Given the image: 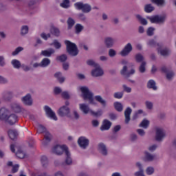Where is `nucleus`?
I'll list each match as a JSON object with an SVG mask.
<instances>
[{"label":"nucleus","instance_id":"f257e3e1","mask_svg":"<svg viewBox=\"0 0 176 176\" xmlns=\"http://www.w3.org/2000/svg\"><path fill=\"white\" fill-rule=\"evenodd\" d=\"M66 52L72 57H76L79 54V50L75 43L71 42L69 40H65Z\"/></svg>","mask_w":176,"mask_h":176},{"label":"nucleus","instance_id":"f03ea898","mask_svg":"<svg viewBox=\"0 0 176 176\" xmlns=\"http://www.w3.org/2000/svg\"><path fill=\"white\" fill-rule=\"evenodd\" d=\"M80 90L82 93V97L85 101H86V100H88L89 104H94V94H93V92L90 91L89 87L86 86H82L80 87Z\"/></svg>","mask_w":176,"mask_h":176},{"label":"nucleus","instance_id":"7ed1b4c3","mask_svg":"<svg viewBox=\"0 0 176 176\" xmlns=\"http://www.w3.org/2000/svg\"><path fill=\"white\" fill-rule=\"evenodd\" d=\"M74 7L77 10H82V13H90L91 12V6L89 3H83V2H77L74 3Z\"/></svg>","mask_w":176,"mask_h":176},{"label":"nucleus","instance_id":"20e7f679","mask_svg":"<svg viewBox=\"0 0 176 176\" xmlns=\"http://www.w3.org/2000/svg\"><path fill=\"white\" fill-rule=\"evenodd\" d=\"M58 116H60V118H65V116L71 118V109L67 106H62L58 110Z\"/></svg>","mask_w":176,"mask_h":176},{"label":"nucleus","instance_id":"39448f33","mask_svg":"<svg viewBox=\"0 0 176 176\" xmlns=\"http://www.w3.org/2000/svg\"><path fill=\"white\" fill-rule=\"evenodd\" d=\"M67 151H68V147L66 145L57 144L52 149V152L56 155H63L64 152L67 153Z\"/></svg>","mask_w":176,"mask_h":176},{"label":"nucleus","instance_id":"423d86ee","mask_svg":"<svg viewBox=\"0 0 176 176\" xmlns=\"http://www.w3.org/2000/svg\"><path fill=\"white\" fill-rule=\"evenodd\" d=\"M78 144L81 149H86L90 144V140L86 138V137L81 136L78 140Z\"/></svg>","mask_w":176,"mask_h":176},{"label":"nucleus","instance_id":"0eeeda50","mask_svg":"<svg viewBox=\"0 0 176 176\" xmlns=\"http://www.w3.org/2000/svg\"><path fill=\"white\" fill-rule=\"evenodd\" d=\"M44 111L46 113V116L48 118H50V119H53V120H58L57 116H56V113L52 110V108L50 107L45 105L44 107Z\"/></svg>","mask_w":176,"mask_h":176},{"label":"nucleus","instance_id":"6e6552de","mask_svg":"<svg viewBox=\"0 0 176 176\" xmlns=\"http://www.w3.org/2000/svg\"><path fill=\"white\" fill-rule=\"evenodd\" d=\"M166 137V132L163 129L157 127L155 128V140L156 141H162Z\"/></svg>","mask_w":176,"mask_h":176},{"label":"nucleus","instance_id":"1a4fd4ad","mask_svg":"<svg viewBox=\"0 0 176 176\" xmlns=\"http://www.w3.org/2000/svg\"><path fill=\"white\" fill-rule=\"evenodd\" d=\"M132 51L133 45H131V43H129L124 46V47L120 52V55L122 57H126V56H129V54H130V53H131Z\"/></svg>","mask_w":176,"mask_h":176},{"label":"nucleus","instance_id":"9d476101","mask_svg":"<svg viewBox=\"0 0 176 176\" xmlns=\"http://www.w3.org/2000/svg\"><path fill=\"white\" fill-rule=\"evenodd\" d=\"M91 75L94 78H98L100 76H102V75H104V70L101 69V67H100V65H98V66H96L95 69L91 71Z\"/></svg>","mask_w":176,"mask_h":176},{"label":"nucleus","instance_id":"9b49d317","mask_svg":"<svg viewBox=\"0 0 176 176\" xmlns=\"http://www.w3.org/2000/svg\"><path fill=\"white\" fill-rule=\"evenodd\" d=\"M155 47H157L158 50V53L161 54V56H168L171 51L167 48H163V47L159 44L155 43Z\"/></svg>","mask_w":176,"mask_h":176},{"label":"nucleus","instance_id":"f8f14e48","mask_svg":"<svg viewBox=\"0 0 176 176\" xmlns=\"http://www.w3.org/2000/svg\"><path fill=\"white\" fill-rule=\"evenodd\" d=\"M121 75L125 76V78H130L131 75H134L135 74V69H131V71L127 72V67L125 65L123 67L122 69L120 71Z\"/></svg>","mask_w":176,"mask_h":176},{"label":"nucleus","instance_id":"ddd939ff","mask_svg":"<svg viewBox=\"0 0 176 176\" xmlns=\"http://www.w3.org/2000/svg\"><path fill=\"white\" fill-rule=\"evenodd\" d=\"M22 102L24 104V105H27L28 107H31L32 105V97L31 96V94H28L26 96H23L21 98Z\"/></svg>","mask_w":176,"mask_h":176},{"label":"nucleus","instance_id":"4468645a","mask_svg":"<svg viewBox=\"0 0 176 176\" xmlns=\"http://www.w3.org/2000/svg\"><path fill=\"white\" fill-rule=\"evenodd\" d=\"M9 116V110L6 108H1L0 109V120L8 122V117Z\"/></svg>","mask_w":176,"mask_h":176},{"label":"nucleus","instance_id":"2eb2a0df","mask_svg":"<svg viewBox=\"0 0 176 176\" xmlns=\"http://www.w3.org/2000/svg\"><path fill=\"white\" fill-rule=\"evenodd\" d=\"M111 126H112V122H111V121L108 120L107 119H104L102 121V124L100 128V130L101 131L109 130V129H111Z\"/></svg>","mask_w":176,"mask_h":176},{"label":"nucleus","instance_id":"dca6fc26","mask_svg":"<svg viewBox=\"0 0 176 176\" xmlns=\"http://www.w3.org/2000/svg\"><path fill=\"white\" fill-rule=\"evenodd\" d=\"M98 150L103 156H107V155H108V149H107V146L102 142L98 144Z\"/></svg>","mask_w":176,"mask_h":176},{"label":"nucleus","instance_id":"f3484780","mask_svg":"<svg viewBox=\"0 0 176 176\" xmlns=\"http://www.w3.org/2000/svg\"><path fill=\"white\" fill-rule=\"evenodd\" d=\"M162 72L166 74V79H168V80H173L174 78V76H175V74H174V72H173V70H169L166 67H163Z\"/></svg>","mask_w":176,"mask_h":176},{"label":"nucleus","instance_id":"a211bd4d","mask_svg":"<svg viewBox=\"0 0 176 176\" xmlns=\"http://www.w3.org/2000/svg\"><path fill=\"white\" fill-rule=\"evenodd\" d=\"M56 53V50L53 48H49L48 50H42L41 52V56L43 57H52V54Z\"/></svg>","mask_w":176,"mask_h":176},{"label":"nucleus","instance_id":"6ab92c4d","mask_svg":"<svg viewBox=\"0 0 176 176\" xmlns=\"http://www.w3.org/2000/svg\"><path fill=\"white\" fill-rule=\"evenodd\" d=\"M50 141H52V134H50V132L47 131L44 135V140L42 142L43 146H47Z\"/></svg>","mask_w":176,"mask_h":176},{"label":"nucleus","instance_id":"aec40b11","mask_svg":"<svg viewBox=\"0 0 176 176\" xmlns=\"http://www.w3.org/2000/svg\"><path fill=\"white\" fill-rule=\"evenodd\" d=\"M133 112V109H131V107H127L124 111V116H125V123L126 124H129L130 123V115H131V113Z\"/></svg>","mask_w":176,"mask_h":176},{"label":"nucleus","instance_id":"412c9836","mask_svg":"<svg viewBox=\"0 0 176 176\" xmlns=\"http://www.w3.org/2000/svg\"><path fill=\"white\" fill-rule=\"evenodd\" d=\"M104 45L107 49H111L115 45V40L111 37H107L104 38Z\"/></svg>","mask_w":176,"mask_h":176},{"label":"nucleus","instance_id":"4be33fe9","mask_svg":"<svg viewBox=\"0 0 176 176\" xmlns=\"http://www.w3.org/2000/svg\"><path fill=\"white\" fill-rule=\"evenodd\" d=\"M6 122H8L10 126H13V124H15L16 122H17V116L16 114H10L7 117V121Z\"/></svg>","mask_w":176,"mask_h":176},{"label":"nucleus","instance_id":"5701e85b","mask_svg":"<svg viewBox=\"0 0 176 176\" xmlns=\"http://www.w3.org/2000/svg\"><path fill=\"white\" fill-rule=\"evenodd\" d=\"M50 32L52 35H54V36H56V38H58L60 34H61L60 29L56 26H52L50 29Z\"/></svg>","mask_w":176,"mask_h":176},{"label":"nucleus","instance_id":"b1692460","mask_svg":"<svg viewBox=\"0 0 176 176\" xmlns=\"http://www.w3.org/2000/svg\"><path fill=\"white\" fill-rule=\"evenodd\" d=\"M79 107L80 111L82 112V113H84V115H87V113H89V112L91 111L90 110V107H89V105L85 103L80 104Z\"/></svg>","mask_w":176,"mask_h":176},{"label":"nucleus","instance_id":"393cba45","mask_svg":"<svg viewBox=\"0 0 176 176\" xmlns=\"http://www.w3.org/2000/svg\"><path fill=\"white\" fill-rule=\"evenodd\" d=\"M155 160V155L151 154L148 151H144V157L143 158L144 162H153Z\"/></svg>","mask_w":176,"mask_h":176},{"label":"nucleus","instance_id":"a878e982","mask_svg":"<svg viewBox=\"0 0 176 176\" xmlns=\"http://www.w3.org/2000/svg\"><path fill=\"white\" fill-rule=\"evenodd\" d=\"M137 167L139 168V171L135 173V176H145L144 174V168H142V164L140 162L136 163Z\"/></svg>","mask_w":176,"mask_h":176},{"label":"nucleus","instance_id":"bb28decb","mask_svg":"<svg viewBox=\"0 0 176 176\" xmlns=\"http://www.w3.org/2000/svg\"><path fill=\"white\" fill-rule=\"evenodd\" d=\"M8 134L9 138H10V140L12 141H14V140L17 139V131L10 129L8 131Z\"/></svg>","mask_w":176,"mask_h":176},{"label":"nucleus","instance_id":"cd10ccee","mask_svg":"<svg viewBox=\"0 0 176 176\" xmlns=\"http://www.w3.org/2000/svg\"><path fill=\"white\" fill-rule=\"evenodd\" d=\"M65 155V164L71 166V164H72V158L71 157V153H69V151H66Z\"/></svg>","mask_w":176,"mask_h":176},{"label":"nucleus","instance_id":"c85d7f7f","mask_svg":"<svg viewBox=\"0 0 176 176\" xmlns=\"http://www.w3.org/2000/svg\"><path fill=\"white\" fill-rule=\"evenodd\" d=\"M50 59H49V58H44L41 63V68H46V67H49V65H50Z\"/></svg>","mask_w":176,"mask_h":176},{"label":"nucleus","instance_id":"c756f323","mask_svg":"<svg viewBox=\"0 0 176 176\" xmlns=\"http://www.w3.org/2000/svg\"><path fill=\"white\" fill-rule=\"evenodd\" d=\"M11 64L13 66V67L15 68L16 69H20V68H21V66H22L20 60L17 59H13L11 61Z\"/></svg>","mask_w":176,"mask_h":176},{"label":"nucleus","instance_id":"7c9ffc66","mask_svg":"<svg viewBox=\"0 0 176 176\" xmlns=\"http://www.w3.org/2000/svg\"><path fill=\"white\" fill-rule=\"evenodd\" d=\"M113 107L117 112H122L123 111V104L120 102H115Z\"/></svg>","mask_w":176,"mask_h":176},{"label":"nucleus","instance_id":"2f4dec72","mask_svg":"<svg viewBox=\"0 0 176 176\" xmlns=\"http://www.w3.org/2000/svg\"><path fill=\"white\" fill-rule=\"evenodd\" d=\"M95 100L98 102H100L102 107H107V101L102 98V97L100 95L96 96H95Z\"/></svg>","mask_w":176,"mask_h":176},{"label":"nucleus","instance_id":"473e14b6","mask_svg":"<svg viewBox=\"0 0 176 176\" xmlns=\"http://www.w3.org/2000/svg\"><path fill=\"white\" fill-rule=\"evenodd\" d=\"M67 30H72L74 25H75V20L72 17H69L67 21Z\"/></svg>","mask_w":176,"mask_h":176},{"label":"nucleus","instance_id":"72a5a7b5","mask_svg":"<svg viewBox=\"0 0 176 176\" xmlns=\"http://www.w3.org/2000/svg\"><path fill=\"white\" fill-rule=\"evenodd\" d=\"M136 19L140 21V24L142 25H148V21H146L144 18H142V16L140 14H136L135 15Z\"/></svg>","mask_w":176,"mask_h":176},{"label":"nucleus","instance_id":"f704fd0d","mask_svg":"<svg viewBox=\"0 0 176 176\" xmlns=\"http://www.w3.org/2000/svg\"><path fill=\"white\" fill-rule=\"evenodd\" d=\"M144 113L142 109H139L138 111H135L132 117L133 120H137L140 115ZM144 116H146V113H144Z\"/></svg>","mask_w":176,"mask_h":176},{"label":"nucleus","instance_id":"c9c22d12","mask_svg":"<svg viewBox=\"0 0 176 176\" xmlns=\"http://www.w3.org/2000/svg\"><path fill=\"white\" fill-rule=\"evenodd\" d=\"M41 162L42 166L46 168L49 164V160H47V157L43 155L41 158Z\"/></svg>","mask_w":176,"mask_h":176},{"label":"nucleus","instance_id":"e433bc0d","mask_svg":"<svg viewBox=\"0 0 176 176\" xmlns=\"http://www.w3.org/2000/svg\"><path fill=\"white\" fill-rule=\"evenodd\" d=\"M16 156L19 159H24V157H25V153L19 148L16 153Z\"/></svg>","mask_w":176,"mask_h":176},{"label":"nucleus","instance_id":"4c0bfd02","mask_svg":"<svg viewBox=\"0 0 176 176\" xmlns=\"http://www.w3.org/2000/svg\"><path fill=\"white\" fill-rule=\"evenodd\" d=\"M138 69L140 74H145V72H146V62H142Z\"/></svg>","mask_w":176,"mask_h":176},{"label":"nucleus","instance_id":"58836bf2","mask_svg":"<svg viewBox=\"0 0 176 176\" xmlns=\"http://www.w3.org/2000/svg\"><path fill=\"white\" fill-rule=\"evenodd\" d=\"M68 60V56L67 54H63L56 57V60L60 61V63H65Z\"/></svg>","mask_w":176,"mask_h":176},{"label":"nucleus","instance_id":"ea45409f","mask_svg":"<svg viewBox=\"0 0 176 176\" xmlns=\"http://www.w3.org/2000/svg\"><path fill=\"white\" fill-rule=\"evenodd\" d=\"M135 60L136 61V63H144L145 62V58H144V56H142L141 54H137L135 56Z\"/></svg>","mask_w":176,"mask_h":176},{"label":"nucleus","instance_id":"a19ab883","mask_svg":"<svg viewBox=\"0 0 176 176\" xmlns=\"http://www.w3.org/2000/svg\"><path fill=\"white\" fill-rule=\"evenodd\" d=\"M155 10V7L152 6V4H146L144 6V12L146 13H152Z\"/></svg>","mask_w":176,"mask_h":176},{"label":"nucleus","instance_id":"79ce46f5","mask_svg":"<svg viewBox=\"0 0 176 176\" xmlns=\"http://www.w3.org/2000/svg\"><path fill=\"white\" fill-rule=\"evenodd\" d=\"M90 113L91 115H92V116H94L95 118H100V116H102V110L99 109L96 112L91 110Z\"/></svg>","mask_w":176,"mask_h":176},{"label":"nucleus","instance_id":"37998d69","mask_svg":"<svg viewBox=\"0 0 176 176\" xmlns=\"http://www.w3.org/2000/svg\"><path fill=\"white\" fill-rule=\"evenodd\" d=\"M28 31H30L28 25H23L21 28V35L22 36H24V35H27V34H28Z\"/></svg>","mask_w":176,"mask_h":176},{"label":"nucleus","instance_id":"c03bdc74","mask_svg":"<svg viewBox=\"0 0 176 176\" xmlns=\"http://www.w3.org/2000/svg\"><path fill=\"white\" fill-rule=\"evenodd\" d=\"M140 127L143 129H148L149 127V120L144 119L139 125Z\"/></svg>","mask_w":176,"mask_h":176},{"label":"nucleus","instance_id":"a18cd8bd","mask_svg":"<svg viewBox=\"0 0 176 176\" xmlns=\"http://www.w3.org/2000/svg\"><path fill=\"white\" fill-rule=\"evenodd\" d=\"M166 20V16H159V15H156L155 16V23H164V21Z\"/></svg>","mask_w":176,"mask_h":176},{"label":"nucleus","instance_id":"49530a36","mask_svg":"<svg viewBox=\"0 0 176 176\" xmlns=\"http://www.w3.org/2000/svg\"><path fill=\"white\" fill-rule=\"evenodd\" d=\"M51 46H54L55 49L58 50L59 49H61V43L58 42L57 40H54V41L50 44Z\"/></svg>","mask_w":176,"mask_h":176},{"label":"nucleus","instance_id":"de8ad7c7","mask_svg":"<svg viewBox=\"0 0 176 176\" xmlns=\"http://www.w3.org/2000/svg\"><path fill=\"white\" fill-rule=\"evenodd\" d=\"M12 109L13 112H15L16 113H20V112H21V107H20V105L16 104H13L12 106Z\"/></svg>","mask_w":176,"mask_h":176},{"label":"nucleus","instance_id":"09e8293b","mask_svg":"<svg viewBox=\"0 0 176 176\" xmlns=\"http://www.w3.org/2000/svg\"><path fill=\"white\" fill-rule=\"evenodd\" d=\"M60 6L63 8V9H68L71 5L69 4V0H63L62 3H60Z\"/></svg>","mask_w":176,"mask_h":176},{"label":"nucleus","instance_id":"8fccbe9b","mask_svg":"<svg viewBox=\"0 0 176 176\" xmlns=\"http://www.w3.org/2000/svg\"><path fill=\"white\" fill-rule=\"evenodd\" d=\"M83 25H82L80 23H77L75 25V30H76V34H80L82 31H83Z\"/></svg>","mask_w":176,"mask_h":176},{"label":"nucleus","instance_id":"3c124183","mask_svg":"<svg viewBox=\"0 0 176 176\" xmlns=\"http://www.w3.org/2000/svg\"><path fill=\"white\" fill-rule=\"evenodd\" d=\"M124 95V91H118V92H115L113 94V97H114V98H116L118 100H120L121 98H123Z\"/></svg>","mask_w":176,"mask_h":176},{"label":"nucleus","instance_id":"603ef678","mask_svg":"<svg viewBox=\"0 0 176 176\" xmlns=\"http://www.w3.org/2000/svg\"><path fill=\"white\" fill-rule=\"evenodd\" d=\"M24 48L23 47H18L15 49L14 52H12V56H17L20 52H23Z\"/></svg>","mask_w":176,"mask_h":176},{"label":"nucleus","instance_id":"864d4df0","mask_svg":"<svg viewBox=\"0 0 176 176\" xmlns=\"http://www.w3.org/2000/svg\"><path fill=\"white\" fill-rule=\"evenodd\" d=\"M63 93V89L60 87H55L54 88V94L55 96H58Z\"/></svg>","mask_w":176,"mask_h":176},{"label":"nucleus","instance_id":"5fc2aeb1","mask_svg":"<svg viewBox=\"0 0 176 176\" xmlns=\"http://www.w3.org/2000/svg\"><path fill=\"white\" fill-rule=\"evenodd\" d=\"M147 88L148 89H153V90H155V80H150L147 82Z\"/></svg>","mask_w":176,"mask_h":176},{"label":"nucleus","instance_id":"6e6d98bb","mask_svg":"<svg viewBox=\"0 0 176 176\" xmlns=\"http://www.w3.org/2000/svg\"><path fill=\"white\" fill-rule=\"evenodd\" d=\"M87 64L90 67H94V68H96V67H98L99 65L98 63H96V62H94V60L91 59L87 60Z\"/></svg>","mask_w":176,"mask_h":176},{"label":"nucleus","instance_id":"4d7b16f0","mask_svg":"<svg viewBox=\"0 0 176 176\" xmlns=\"http://www.w3.org/2000/svg\"><path fill=\"white\" fill-rule=\"evenodd\" d=\"M154 31H155V28H153V27H149L146 31L147 36H153L154 34Z\"/></svg>","mask_w":176,"mask_h":176},{"label":"nucleus","instance_id":"13d9d810","mask_svg":"<svg viewBox=\"0 0 176 176\" xmlns=\"http://www.w3.org/2000/svg\"><path fill=\"white\" fill-rule=\"evenodd\" d=\"M61 97L65 100H69L71 96H69V94L68 93V91H65L61 93Z\"/></svg>","mask_w":176,"mask_h":176},{"label":"nucleus","instance_id":"bf43d9fd","mask_svg":"<svg viewBox=\"0 0 176 176\" xmlns=\"http://www.w3.org/2000/svg\"><path fill=\"white\" fill-rule=\"evenodd\" d=\"M38 133H45V134L46 132H47V131H46V127L43 126V125L42 124H38Z\"/></svg>","mask_w":176,"mask_h":176},{"label":"nucleus","instance_id":"052dcab7","mask_svg":"<svg viewBox=\"0 0 176 176\" xmlns=\"http://www.w3.org/2000/svg\"><path fill=\"white\" fill-rule=\"evenodd\" d=\"M146 173L147 175H152V174H153V173H155V168H153V167L148 166L146 169Z\"/></svg>","mask_w":176,"mask_h":176},{"label":"nucleus","instance_id":"680f3d73","mask_svg":"<svg viewBox=\"0 0 176 176\" xmlns=\"http://www.w3.org/2000/svg\"><path fill=\"white\" fill-rule=\"evenodd\" d=\"M52 36V35L50 34V33H48L46 34V33L43 32L41 34V37L44 39V41H47V39H49V38H50Z\"/></svg>","mask_w":176,"mask_h":176},{"label":"nucleus","instance_id":"e2e57ef3","mask_svg":"<svg viewBox=\"0 0 176 176\" xmlns=\"http://www.w3.org/2000/svg\"><path fill=\"white\" fill-rule=\"evenodd\" d=\"M19 167H20V165H19L18 164L14 165V166H12L11 173H12V174H16V173H17V171H19Z\"/></svg>","mask_w":176,"mask_h":176},{"label":"nucleus","instance_id":"0e129e2a","mask_svg":"<svg viewBox=\"0 0 176 176\" xmlns=\"http://www.w3.org/2000/svg\"><path fill=\"white\" fill-rule=\"evenodd\" d=\"M147 46H148V47H153V46H155V39H149L147 41Z\"/></svg>","mask_w":176,"mask_h":176},{"label":"nucleus","instance_id":"69168bd1","mask_svg":"<svg viewBox=\"0 0 176 176\" xmlns=\"http://www.w3.org/2000/svg\"><path fill=\"white\" fill-rule=\"evenodd\" d=\"M145 104H146V107L147 109H153V103H152V102L146 101Z\"/></svg>","mask_w":176,"mask_h":176},{"label":"nucleus","instance_id":"338daca9","mask_svg":"<svg viewBox=\"0 0 176 176\" xmlns=\"http://www.w3.org/2000/svg\"><path fill=\"white\" fill-rule=\"evenodd\" d=\"M109 117L110 120H116L118 119V116L115 113H110Z\"/></svg>","mask_w":176,"mask_h":176},{"label":"nucleus","instance_id":"774afa93","mask_svg":"<svg viewBox=\"0 0 176 176\" xmlns=\"http://www.w3.org/2000/svg\"><path fill=\"white\" fill-rule=\"evenodd\" d=\"M109 57H115L116 56V51L113 49H110L109 50Z\"/></svg>","mask_w":176,"mask_h":176}]
</instances>
